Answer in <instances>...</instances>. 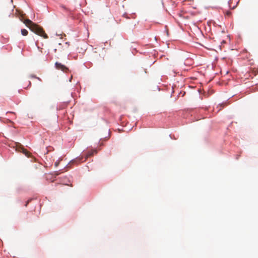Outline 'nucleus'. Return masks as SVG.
<instances>
[{
    "label": "nucleus",
    "instance_id": "obj_1",
    "mask_svg": "<svg viewBox=\"0 0 258 258\" xmlns=\"http://www.w3.org/2000/svg\"><path fill=\"white\" fill-rule=\"evenodd\" d=\"M21 20L28 27L32 32L35 34L43 37L45 39L48 38L47 34L45 33L42 27L34 23L29 19L23 20V17L21 18Z\"/></svg>",
    "mask_w": 258,
    "mask_h": 258
},
{
    "label": "nucleus",
    "instance_id": "obj_2",
    "mask_svg": "<svg viewBox=\"0 0 258 258\" xmlns=\"http://www.w3.org/2000/svg\"><path fill=\"white\" fill-rule=\"evenodd\" d=\"M55 65L57 69L60 70L63 72L67 73L68 71H69V69L64 65L62 64L61 63L56 62H55Z\"/></svg>",
    "mask_w": 258,
    "mask_h": 258
},
{
    "label": "nucleus",
    "instance_id": "obj_3",
    "mask_svg": "<svg viewBox=\"0 0 258 258\" xmlns=\"http://www.w3.org/2000/svg\"><path fill=\"white\" fill-rule=\"evenodd\" d=\"M20 151H21L26 156H27V157H29L30 156V153L28 151H27L25 149H24L22 147H20Z\"/></svg>",
    "mask_w": 258,
    "mask_h": 258
},
{
    "label": "nucleus",
    "instance_id": "obj_4",
    "mask_svg": "<svg viewBox=\"0 0 258 258\" xmlns=\"http://www.w3.org/2000/svg\"><path fill=\"white\" fill-rule=\"evenodd\" d=\"M21 34L23 36H27L28 34V32L26 29H23L21 30Z\"/></svg>",
    "mask_w": 258,
    "mask_h": 258
},
{
    "label": "nucleus",
    "instance_id": "obj_5",
    "mask_svg": "<svg viewBox=\"0 0 258 258\" xmlns=\"http://www.w3.org/2000/svg\"><path fill=\"white\" fill-rule=\"evenodd\" d=\"M96 151L95 150H94V151H91V152L89 153L87 155V157H86V159L87 158H88V157H90V156H92V155H93V154H94V153H96Z\"/></svg>",
    "mask_w": 258,
    "mask_h": 258
},
{
    "label": "nucleus",
    "instance_id": "obj_6",
    "mask_svg": "<svg viewBox=\"0 0 258 258\" xmlns=\"http://www.w3.org/2000/svg\"><path fill=\"white\" fill-rule=\"evenodd\" d=\"M60 48H61V44H60V43H59V44H58V45L57 48H55V49H54V51L56 52V50H57V49L60 50Z\"/></svg>",
    "mask_w": 258,
    "mask_h": 258
},
{
    "label": "nucleus",
    "instance_id": "obj_7",
    "mask_svg": "<svg viewBox=\"0 0 258 258\" xmlns=\"http://www.w3.org/2000/svg\"><path fill=\"white\" fill-rule=\"evenodd\" d=\"M59 164V162L58 161H57L55 163H54V165L55 167H57Z\"/></svg>",
    "mask_w": 258,
    "mask_h": 258
},
{
    "label": "nucleus",
    "instance_id": "obj_8",
    "mask_svg": "<svg viewBox=\"0 0 258 258\" xmlns=\"http://www.w3.org/2000/svg\"><path fill=\"white\" fill-rule=\"evenodd\" d=\"M59 172H58V171H56V172H55V173H54V175H55V176H57V175H59Z\"/></svg>",
    "mask_w": 258,
    "mask_h": 258
},
{
    "label": "nucleus",
    "instance_id": "obj_9",
    "mask_svg": "<svg viewBox=\"0 0 258 258\" xmlns=\"http://www.w3.org/2000/svg\"><path fill=\"white\" fill-rule=\"evenodd\" d=\"M32 77H33V78H36V79H37L39 80H40V79L39 78H38V77H36L33 76H32Z\"/></svg>",
    "mask_w": 258,
    "mask_h": 258
},
{
    "label": "nucleus",
    "instance_id": "obj_10",
    "mask_svg": "<svg viewBox=\"0 0 258 258\" xmlns=\"http://www.w3.org/2000/svg\"><path fill=\"white\" fill-rule=\"evenodd\" d=\"M230 14H231V12H227V15H230Z\"/></svg>",
    "mask_w": 258,
    "mask_h": 258
},
{
    "label": "nucleus",
    "instance_id": "obj_11",
    "mask_svg": "<svg viewBox=\"0 0 258 258\" xmlns=\"http://www.w3.org/2000/svg\"><path fill=\"white\" fill-rule=\"evenodd\" d=\"M28 203V202H27V203H26V204L25 205V206H27V204Z\"/></svg>",
    "mask_w": 258,
    "mask_h": 258
},
{
    "label": "nucleus",
    "instance_id": "obj_12",
    "mask_svg": "<svg viewBox=\"0 0 258 258\" xmlns=\"http://www.w3.org/2000/svg\"><path fill=\"white\" fill-rule=\"evenodd\" d=\"M72 76L71 77V79H72ZM70 81H71V79L70 80Z\"/></svg>",
    "mask_w": 258,
    "mask_h": 258
}]
</instances>
